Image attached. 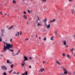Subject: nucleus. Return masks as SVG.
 Returning <instances> with one entry per match:
<instances>
[{"label": "nucleus", "instance_id": "nucleus-1", "mask_svg": "<svg viewBox=\"0 0 75 75\" xmlns=\"http://www.w3.org/2000/svg\"><path fill=\"white\" fill-rule=\"evenodd\" d=\"M13 48V46H8L7 47V46H6L5 45H4V47L3 48V50L2 51H1V52H5V51H7L8 50H9L10 48Z\"/></svg>", "mask_w": 75, "mask_h": 75}, {"label": "nucleus", "instance_id": "nucleus-2", "mask_svg": "<svg viewBox=\"0 0 75 75\" xmlns=\"http://www.w3.org/2000/svg\"><path fill=\"white\" fill-rule=\"evenodd\" d=\"M23 57H24V60L23 62H22V67H24V65H25V63L24 62L25 61H27V60H28V58H27V57H26L24 56H23Z\"/></svg>", "mask_w": 75, "mask_h": 75}, {"label": "nucleus", "instance_id": "nucleus-3", "mask_svg": "<svg viewBox=\"0 0 75 75\" xmlns=\"http://www.w3.org/2000/svg\"><path fill=\"white\" fill-rule=\"evenodd\" d=\"M4 44V45H5V44L6 45V46L7 47H10V46H11L13 47V45H11L10 44H8L7 43H6L5 42H3Z\"/></svg>", "mask_w": 75, "mask_h": 75}, {"label": "nucleus", "instance_id": "nucleus-4", "mask_svg": "<svg viewBox=\"0 0 75 75\" xmlns=\"http://www.w3.org/2000/svg\"><path fill=\"white\" fill-rule=\"evenodd\" d=\"M1 69H2L3 70H6L7 68V67H6V66H1Z\"/></svg>", "mask_w": 75, "mask_h": 75}, {"label": "nucleus", "instance_id": "nucleus-5", "mask_svg": "<svg viewBox=\"0 0 75 75\" xmlns=\"http://www.w3.org/2000/svg\"><path fill=\"white\" fill-rule=\"evenodd\" d=\"M63 71H64V75H66L67 74H68V72L67 70L66 69L65 70H64Z\"/></svg>", "mask_w": 75, "mask_h": 75}, {"label": "nucleus", "instance_id": "nucleus-6", "mask_svg": "<svg viewBox=\"0 0 75 75\" xmlns=\"http://www.w3.org/2000/svg\"><path fill=\"white\" fill-rule=\"evenodd\" d=\"M56 62L57 64L59 66L61 65V63L60 62H59L58 60H56Z\"/></svg>", "mask_w": 75, "mask_h": 75}, {"label": "nucleus", "instance_id": "nucleus-7", "mask_svg": "<svg viewBox=\"0 0 75 75\" xmlns=\"http://www.w3.org/2000/svg\"><path fill=\"white\" fill-rule=\"evenodd\" d=\"M37 23H38L37 24V26H40L41 25V22H38V21H37Z\"/></svg>", "mask_w": 75, "mask_h": 75}, {"label": "nucleus", "instance_id": "nucleus-8", "mask_svg": "<svg viewBox=\"0 0 75 75\" xmlns=\"http://www.w3.org/2000/svg\"><path fill=\"white\" fill-rule=\"evenodd\" d=\"M50 24H49L47 25L46 27L47 29H49L50 28Z\"/></svg>", "mask_w": 75, "mask_h": 75}, {"label": "nucleus", "instance_id": "nucleus-9", "mask_svg": "<svg viewBox=\"0 0 75 75\" xmlns=\"http://www.w3.org/2000/svg\"><path fill=\"white\" fill-rule=\"evenodd\" d=\"M57 30H56L54 31V34L56 36L57 35Z\"/></svg>", "mask_w": 75, "mask_h": 75}, {"label": "nucleus", "instance_id": "nucleus-10", "mask_svg": "<svg viewBox=\"0 0 75 75\" xmlns=\"http://www.w3.org/2000/svg\"><path fill=\"white\" fill-rule=\"evenodd\" d=\"M12 3H13V4H16V3H17V2H16V1L15 0H13L12 1Z\"/></svg>", "mask_w": 75, "mask_h": 75}, {"label": "nucleus", "instance_id": "nucleus-11", "mask_svg": "<svg viewBox=\"0 0 75 75\" xmlns=\"http://www.w3.org/2000/svg\"><path fill=\"white\" fill-rule=\"evenodd\" d=\"M38 20L37 21V22L38 21V22H40V23H41V21L40 20V18H39V17H38Z\"/></svg>", "mask_w": 75, "mask_h": 75}, {"label": "nucleus", "instance_id": "nucleus-12", "mask_svg": "<svg viewBox=\"0 0 75 75\" xmlns=\"http://www.w3.org/2000/svg\"><path fill=\"white\" fill-rule=\"evenodd\" d=\"M23 17L25 20H26L27 18V17L25 15H24Z\"/></svg>", "mask_w": 75, "mask_h": 75}, {"label": "nucleus", "instance_id": "nucleus-13", "mask_svg": "<svg viewBox=\"0 0 75 75\" xmlns=\"http://www.w3.org/2000/svg\"><path fill=\"white\" fill-rule=\"evenodd\" d=\"M63 45H66V42L65 40H64L63 41Z\"/></svg>", "mask_w": 75, "mask_h": 75}, {"label": "nucleus", "instance_id": "nucleus-14", "mask_svg": "<svg viewBox=\"0 0 75 75\" xmlns=\"http://www.w3.org/2000/svg\"><path fill=\"white\" fill-rule=\"evenodd\" d=\"M7 64H11V62H10V61H9V60H7Z\"/></svg>", "mask_w": 75, "mask_h": 75}, {"label": "nucleus", "instance_id": "nucleus-15", "mask_svg": "<svg viewBox=\"0 0 75 75\" xmlns=\"http://www.w3.org/2000/svg\"><path fill=\"white\" fill-rule=\"evenodd\" d=\"M27 72L25 71V72L23 74H22L21 75H27Z\"/></svg>", "mask_w": 75, "mask_h": 75}, {"label": "nucleus", "instance_id": "nucleus-16", "mask_svg": "<svg viewBox=\"0 0 75 75\" xmlns=\"http://www.w3.org/2000/svg\"><path fill=\"white\" fill-rule=\"evenodd\" d=\"M1 32L2 33H3L5 31V29H1Z\"/></svg>", "mask_w": 75, "mask_h": 75}, {"label": "nucleus", "instance_id": "nucleus-17", "mask_svg": "<svg viewBox=\"0 0 75 75\" xmlns=\"http://www.w3.org/2000/svg\"><path fill=\"white\" fill-rule=\"evenodd\" d=\"M47 20L46 18H45L43 20V21L44 23H46L47 22Z\"/></svg>", "mask_w": 75, "mask_h": 75}, {"label": "nucleus", "instance_id": "nucleus-18", "mask_svg": "<svg viewBox=\"0 0 75 75\" xmlns=\"http://www.w3.org/2000/svg\"><path fill=\"white\" fill-rule=\"evenodd\" d=\"M55 21V19H54L53 20H52L51 21H50V22L51 23H53V22H54V21Z\"/></svg>", "mask_w": 75, "mask_h": 75}, {"label": "nucleus", "instance_id": "nucleus-19", "mask_svg": "<svg viewBox=\"0 0 75 75\" xmlns=\"http://www.w3.org/2000/svg\"><path fill=\"white\" fill-rule=\"evenodd\" d=\"M13 27H14V26H12L10 28H8V30H10L11 29H12V28H13Z\"/></svg>", "mask_w": 75, "mask_h": 75}, {"label": "nucleus", "instance_id": "nucleus-20", "mask_svg": "<svg viewBox=\"0 0 75 75\" xmlns=\"http://www.w3.org/2000/svg\"><path fill=\"white\" fill-rule=\"evenodd\" d=\"M44 70V69H41L39 71V72H40L41 71V72H42V71H43Z\"/></svg>", "mask_w": 75, "mask_h": 75}, {"label": "nucleus", "instance_id": "nucleus-21", "mask_svg": "<svg viewBox=\"0 0 75 75\" xmlns=\"http://www.w3.org/2000/svg\"><path fill=\"white\" fill-rule=\"evenodd\" d=\"M31 37H32V38L31 39V40H32V41H34V37L33 36V35H31Z\"/></svg>", "mask_w": 75, "mask_h": 75}, {"label": "nucleus", "instance_id": "nucleus-22", "mask_svg": "<svg viewBox=\"0 0 75 75\" xmlns=\"http://www.w3.org/2000/svg\"><path fill=\"white\" fill-rule=\"evenodd\" d=\"M33 11L31 10L30 11L28 10V13H29L30 14L32 13V12Z\"/></svg>", "mask_w": 75, "mask_h": 75}, {"label": "nucleus", "instance_id": "nucleus-23", "mask_svg": "<svg viewBox=\"0 0 75 75\" xmlns=\"http://www.w3.org/2000/svg\"><path fill=\"white\" fill-rule=\"evenodd\" d=\"M60 68H61L63 71L66 68H64L63 67H60Z\"/></svg>", "mask_w": 75, "mask_h": 75}, {"label": "nucleus", "instance_id": "nucleus-24", "mask_svg": "<svg viewBox=\"0 0 75 75\" xmlns=\"http://www.w3.org/2000/svg\"><path fill=\"white\" fill-rule=\"evenodd\" d=\"M8 50H9V51H11V52H13V51H14V50L10 49H8Z\"/></svg>", "mask_w": 75, "mask_h": 75}, {"label": "nucleus", "instance_id": "nucleus-25", "mask_svg": "<svg viewBox=\"0 0 75 75\" xmlns=\"http://www.w3.org/2000/svg\"><path fill=\"white\" fill-rule=\"evenodd\" d=\"M44 25H45V26H47V23H46V22H45L44 24Z\"/></svg>", "mask_w": 75, "mask_h": 75}, {"label": "nucleus", "instance_id": "nucleus-26", "mask_svg": "<svg viewBox=\"0 0 75 75\" xmlns=\"http://www.w3.org/2000/svg\"><path fill=\"white\" fill-rule=\"evenodd\" d=\"M26 25H28V21H27L26 22Z\"/></svg>", "mask_w": 75, "mask_h": 75}, {"label": "nucleus", "instance_id": "nucleus-27", "mask_svg": "<svg viewBox=\"0 0 75 75\" xmlns=\"http://www.w3.org/2000/svg\"><path fill=\"white\" fill-rule=\"evenodd\" d=\"M53 36H52V38H50V40L52 41L53 40Z\"/></svg>", "mask_w": 75, "mask_h": 75}, {"label": "nucleus", "instance_id": "nucleus-28", "mask_svg": "<svg viewBox=\"0 0 75 75\" xmlns=\"http://www.w3.org/2000/svg\"><path fill=\"white\" fill-rule=\"evenodd\" d=\"M14 66V64H12L10 66V67L11 68H13V66Z\"/></svg>", "mask_w": 75, "mask_h": 75}, {"label": "nucleus", "instance_id": "nucleus-29", "mask_svg": "<svg viewBox=\"0 0 75 75\" xmlns=\"http://www.w3.org/2000/svg\"><path fill=\"white\" fill-rule=\"evenodd\" d=\"M68 74H69V75H71L72 74V73H70L69 72H68Z\"/></svg>", "mask_w": 75, "mask_h": 75}, {"label": "nucleus", "instance_id": "nucleus-30", "mask_svg": "<svg viewBox=\"0 0 75 75\" xmlns=\"http://www.w3.org/2000/svg\"><path fill=\"white\" fill-rule=\"evenodd\" d=\"M3 75H7V74L6 73V72L4 71V73L3 74Z\"/></svg>", "mask_w": 75, "mask_h": 75}, {"label": "nucleus", "instance_id": "nucleus-31", "mask_svg": "<svg viewBox=\"0 0 75 75\" xmlns=\"http://www.w3.org/2000/svg\"><path fill=\"white\" fill-rule=\"evenodd\" d=\"M46 40H47V39H46V37H45L44 39H43V40L44 41H46Z\"/></svg>", "mask_w": 75, "mask_h": 75}, {"label": "nucleus", "instance_id": "nucleus-32", "mask_svg": "<svg viewBox=\"0 0 75 75\" xmlns=\"http://www.w3.org/2000/svg\"><path fill=\"white\" fill-rule=\"evenodd\" d=\"M12 71H13V70H11L10 71H8V72H9V74H10V73L12 72Z\"/></svg>", "mask_w": 75, "mask_h": 75}, {"label": "nucleus", "instance_id": "nucleus-33", "mask_svg": "<svg viewBox=\"0 0 75 75\" xmlns=\"http://www.w3.org/2000/svg\"><path fill=\"white\" fill-rule=\"evenodd\" d=\"M74 50V48H73V49H71L70 50H71V52H73V51Z\"/></svg>", "mask_w": 75, "mask_h": 75}, {"label": "nucleus", "instance_id": "nucleus-34", "mask_svg": "<svg viewBox=\"0 0 75 75\" xmlns=\"http://www.w3.org/2000/svg\"><path fill=\"white\" fill-rule=\"evenodd\" d=\"M23 14H25H25H26V12H25V11H24L23 12Z\"/></svg>", "mask_w": 75, "mask_h": 75}, {"label": "nucleus", "instance_id": "nucleus-35", "mask_svg": "<svg viewBox=\"0 0 75 75\" xmlns=\"http://www.w3.org/2000/svg\"><path fill=\"white\" fill-rule=\"evenodd\" d=\"M42 1L44 2H46L47 1V0H42Z\"/></svg>", "mask_w": 75, "mask_h": 75}, {"label": "nucleus", "instance_id": "nucleus-36", "mask_svg": "<svg viewBox=\"0 0 75 75\" xmlns=\"http://www.w3.org/2000/svg\"><path fill=\"white\" fill-rule=\"evenodd\" d=\"M59 75H64V74L63 73H61Z\"/></svg>", "mask_w": 75, "mask_h": 75}, {"label": "nucleus", "instance_id": "nucleus-37", "mask_svg": "<svg viewBox=\"0 0 75 75\" xmlns=\"http://www.w3.org/2000/svg\"><path fill=\"white\" fill-rule=\"evenodd\" d=\"M14 54V53H13L12 54V55H13V56H16V55Z\"/></svg>", "mask_w": 75, "mask_h": 75}, {"label": "nucleus", "instance_id": "nucleus-38", "mask_svg": "<svg viewBox=\"0 0 75 75\" xmlns=\"http://www.w3.org/2000/svg\"><path fill=\"white\" fill-rule=\"evenodd\" d=\"M1 41H2V39L1 38V37H0V42H1Z\"/></svg>", "mask_w": 75, "mask_h": 75}, {"label": "nucleus", "instance_id": "nucleus-39", "mask_svg": "<svg viewBox=\"0 0 75 75\" xmlns=\"http://www.w3.org/2000/svg\"><path fill=\"white\" fill-rule=\"evenodd\" d=\"M62 56H64V57L66 55H65V53H63V54H62Z\"/></svg>", "mask_w": 75, "mask_h": 75}, {"label": "nucleus", "instance_id": "nucleus-40", "mask_svg": "<svg viewBox=\"0 0 75 75\" xmlns=\"http://www.w3.org/2000/svg\"><path fill=\"white\" fill-rule=\"evenodd\" d=\"M22 34V32H21V31L20 32V33H19V35H21V34Z\"/></svg>", "mask_w": 75, "mask_h": 75}, {"label": "nucleus", "instance_id": "nucleus-41", "mask_svg": "<svg viewBox=\"0 0 75 75\" xmlns=\"http://www.w3.org/2000/svg\"><path fill=\"white\" fill-rule=\"evenodd\" d=\"M29 59L31 60V59H33V58H32V57H30L29 58Z\"/></svg>", "mask_w": 75, "mask_h": 75}, {"label": "nucleus", "instance_id": "nucleus-42", "mask_svg": "<svg viewBox=\"0 0 75 75\" xmlns=\"http://www.w3.org/2000/svg\"><path fill=\"white\" fill-rule=\"evenodd\" d=\"M29 68L30 69L31 68V66H29Z\"/></svg>", "mask_w": 75, "mask_h": 75}, {"label": "nucleus", "instance_id": "nucleus-43", "mask_svg": "<svg viewBox=\"0 0 75 75\" xmlns=\"http://www.w3.org/2000/svg\"><path fill=\"white\" fill-rule=\"evenodd\" d=\"M17 74V73H16V72H15V71H14L13 74Z\"/></svg>", "mask_w": 75, "mask_h": 75}, {"label": "nucleus", "instance_id": "nucleus-44", "mask_svg": "<svg viewBox=\"0 0 75 75\" xmlns=\"http://www.w3.org/2000/svg\"><path fill=\"white\" fill-rule=\"evenodd\" d=\"M17 34H18V36H19V32H17Z\"/></svg>", "mask_w": 75, "mask_h": 75}, {"label": "nucleus", "instance_id": "nucleus-45", "mask_svg": "<svg viewBox=\"0 0 75 75\" xmlns=\"http://www.w3.org/2000/svg\"><path fill=\"white\" fill-rule=\"evenodd\" d=\"M73 0H69V2L72 1Z\"/></svg>", "mask_w": 75, "mask_h": 75}, {"label": "nucleus", "instance_id": "nucleus-46", "mask_svg": "<svg viewBox=\"0 0 75 75\" xmlns=\"http://www.w3.org/2000/svg\"><path fill=\"white\" fill-rule=\"evenodd\" d=\"M25 41H28V39L27 38V39H25Z\"/></svg>", "mask_w": 75, "mask_h": 75}, {"label": "nucleus", "instance_id": "nucleus-47", "mask_svg": "<svg viewBox=\"0 0 75 75\" xmlns=\"http://www.w3.org/2000/svg\"><path fill=\"white\" fill-rule=\"evenodd\" d=\"M2 37H3V36H4V34H3V33H2Z\"/></svg>", "mask_w": 75, "mask_h": 75}, {"label": "nucleus", "instance_id": "nucleus-48", "mask_svg": "<svg viewBox=\"0 0 75 75\" xmlns=\"http://www.w3.org/2000/svg\"><path fill=\"white\" fill-rule=\"evenodd\" d=\"M72 11L74 13H75V11L74 10H73Z\"/></svg>", "mask_w": 75, "mask_h": 75}, {"label": "nucleus", "instance_id": "nucleus-49", "mask_svg": "<svg viewBox=\"0 0 75 75\" xmlns=\"http://www.w3.org/2000/svg\"><path fill=\"white\" fill-rule=\"evenodd\" d=\"M20 50H18V53H20Z\"/></svg>", "mask_w": 75, "mask_h": 75}, {"label": "nucleus", "instance_id": "nucleus-50", "mask_svg": "<svg viewBox=\"0 0 75 75\" xmlns=\"http://www.w3.org/2000/svg\"><path fill=\"white\" fill-rule=\"evenodd\" d=\"M68 47H69L68 45H67L66 46V47L67 48Z\"/></svg>", "mask_w": 75, "mask_h": 75}, {"label": "nucleus", "instance_id": "nucleus-51", "mask_svg": "<svg viewBox=\"0 0 75 75\" xmlns=\"http://www.w3.org/2000/svg\"><path fill=\"white\" fill-rule=\"evenodd\" d=\"M67 57H68V58H69V54H68V55H67Z\"/></svg>", "mask_w": 75, "mask_h": 75}, {"label": "nucleus", "instance_id": "nucleus-52", "mask_svg": "<svg viewBox=\"0 0 75 75\" xmlns=\"http://www.w3.org/2000/svg\"><path fill=\"white\" fill-rule=\"evenodd\" d=\"M18 53L15 54V55H18Z\"/></svg>", "mask_w": 75, "mask_h": 75}, {"label": "nucleus", "instance_id": "nucleus-53", "mask_svg": "<svg viewBox=\"0 0 75 75\" xmlns=\"http://www.w3.org/2000/svg\"><path fill=\"white\" fill-rule=\"evenodd\" d=\"M1 57H3V55H2V54H1Z\"/></svg>", "mask_w": 75, "mask_h": 75}, {"label": "nucleus", "instance_id": "nucleus-54", "mask_svg": "<svg viewBox=\"0 0 75 75\" xmlns=\"http://www.w3.org/2000/svg\"><path fill=\"white\" fill-rule=\"evenodd\" d=\"M11 41H12V39H11V40H10V42H11Z\"/></svg>", "mask_w": 75, "mask_h": 75}, {"label": "nucleus", "instance_id": "nucleus-55", "mask_svg": "<svg viewBox=\"0 0 75 75\" xmlns=\"http://www.w3.org/2000/svg\"><path fill=\"white\" fill-rule=\"evenodd\" d=\"M72 52V54H74V52Z\"/></svg>", "mask_w": 75, "mask_h": 75}, {"label": "nucleus", "instance_id": "nucleus-56", "mask_svg": "<svg viewBox=\"0 0 75 75\" xmlns=\"http://www.w3.org/2000/svg\"><path fill=\"white\" fill-rule=\"evenodd\" d=\"M20 74V73L19 72H18V73H16V74Z\"/></svg>", "mask_w": 75, "mask_h": 75}, {"label": "nucleus", "instance_id": "nucleus-57", "mask_svg": "<svg viewBox=\"0 0 75 75\" xmlns=\"http://www.w3.org/2000/svg\"><path fill=\"white\" fill-rule=\"evenodd\" d=\"M0 14H2V12H0Z\"/></svg>", "mask_w": 75, "mask_h": 75}, {"label": "nucleus", "instance_id": "nucleus-58", "mask_svg": "<svg viewBox=\"0 0 75 75\" xmlns=\"http://www.w3.org/2000/svg\"><path fill=\"white\" fill-rule=\"evenodd\" d=\"M74 12H73L72 11V14H74Z\"/></svg>", "mask_w": 75, "mask_h": 75}, {"label": "nucleus", "instance_id": "nucleus-59", "mask_svg": "<svg viewBox=\"0 0 75 75\" xmlns=\"http://www.w3.org/2000/svg\"><path fill=\"white\" fill-rule=\"evenodd\" d=\"M39 38L40 39H41V37H39Z\"/></svg>", "mask_w": 75, "mask_h": 75}, {"label": "nucleus", "instance_id": "nucleus-60", "mask_svg": "<svg viewBox=\"0 0 75 75\" xmlns=\"http://www.w3.org/2000/svg\"><path fill=\"white\" fill-rule=\"evenodd\" d=\"M45 63V62H43V64H44V63Z\"/></svg>", "mask_w": 75, "mask_h": 75}, {"label": "nucleus", "instance_id": "nucleus-61", "mask_svg": "<svg viewBox=\"0 0 75 75\" xmlns=\"http://www.w3.org/2000/svg\"><path fill=\"white\" fill-rule=\"evenodd\" d=\"M4 15H7V13H6V14H4Z\"/></svg>", "mask_w": 75, "mask_h": 75}, {"label": "nucleus", "instance_id": "nucleus-62", "mask_svg": "<svg viewBox=\"0 0 75 75\" xmlns=\"http://www.w3.org/2000/svg\"><path fill=\"white\" fill-rule=\"evenodd\" d=\"M34 1V0H31V1Z\"/></svg>", "mask_w": 75, "mask_h": 75}, {"label": "nucleus", "instance_id": "nucleus-63", "mask_svg": "<svg viewBox=\"0 0 75 75\" xmlns=\"http://www.w3.org/2000/svg\"><path fill=\"white\" fill-rule=\"evenodd\" d=\"M74 38H75V35L74 36Z\"/></svg>", "mask_w": 75, "mask_h": 75}, {"label": "nucleus", "instance_id": "nucleus-64", "mask_svg": "<svg viewBox=\"0 0 75 75\" xmlns=\"http://www.w3.org/2000/svg\"><path fill=\"white\" fill-rule=\"evenodd\" d=\"M74 56L75 57V53H74Z\"/></svg>", "mask_w": 75, "mask_h": 75}]
</instances>
